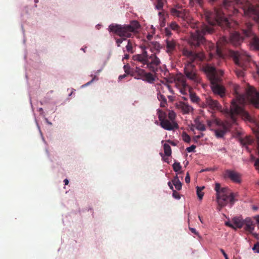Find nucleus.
Segmentation results:
<instances>
[{
  "label": "nucleus",
  "mask_w": 259,
  "mask_h": 259,
  "mask_svg": "<svg viewBox=\"0 0 259 259\" xmlns=\"http://www.w3.org/2000/svg\"><path fill=\"white\" fill-rule=\"evenodd\" d=\"M236 98L232 100L230 110L226 109L224 112L230 118L232 123L236 121L235 116L241 115L244 120L251 121V118L244 110L243 106L245 103L249 102L256 108H259V93L251 87H248L246 90L245 95H239L240 87L235 85L234 87Z\"/></svg>",
  "instance_id": "nucleus-1"
},
{
  "label": "nucleus",
  "mask_w": 259,
  "mask_h": 259,
  "mask_svg": "<svg viewBox=\"0 0 259 259\" xmlns=\"http://www.w3.org/2000/svg\"><path fill=\"white\" fill-rule=\"evenodd\" d=\"M226 12L222 10H214L213 12H206L205 18L210 26L202 25L201 26V32L199 30H195V32H191V37L189 39V43L191 46H198L204 41L203 35L207 33L212 32V26L218 24L219 25H226L229 26V20L223 15Z\"/></svg>",
  "instance_id": "nucleus-2"
},
{
  "label": "nucleus",
  "mask_w": 259,
  "mask_h": 259,
  "mask_svg": "<svg viewBox=\"0 0 259 259\" xmlns=\"http://www.w3.org/2000/svg\"><path fill=\"white\" fill-rule=\"evenodd\" d=\"M155 53L148 56L147 52L144 50L142 54H137L133 56L134 61H137L141 64V67L144 68H148L150 71L155 73L154 76L151 73H147L146 71L140 68L136 67V71L140 75L144 80L152 82L155 80V77H157L158 72L160 71V68L159 69L157 66L160 63V60L158 58Z\"/></svg>",
  "instance_id": "nucleus-3"
},
{
  "label": "nucleus",
  "mask_w": 259,
  "mask_h": 259,
  "mask_svg": "<svg viewBox=\"0 0 259 259\" xmlns=\"http://www.w3.org/2000/svg\"><path fill=\"white\" fill-rule=\"evenodd\" d=\"M140 27L139 22L134 20L127 25L111 24L109 26L108 30L110 32H113L121 37L117 39L116 41L117 46L120 47L123 40L132 37L134 34L138 32Z\"/></svg>",
  "instance_id": "nucleus-4"
},
{
  "label": "nucleus",
  "mask_w": 259,
  "mask_h": 259,
  "mask_svg": "<svg viewBox=\"0 0 259 259\" xmlns=\"http://www.w3.org/2000/svg\"><path fill=\"white\" fill-rule=\"evenodd\" d=\"M203 70L211 81L213 92L222 97L224 94V89L218 83L221 80V76L223 74V71L217 70L213 67L208 65L204 66Z\"/></svg>",
  "instance_id": "nucleus-5"
},
{
  "label": "nucleus",
  "mask_w": 259,
  "mask_h": 259,
  "mask_svg": "<svg viewBox=\"0 0 259 259\" xmlns=\"http://www.w3.org/2000/svg\"><path fill=\"white\" fill-rule=\"evenodd\" d=\"M215 190L217 192V200L219 207V210L229 203L231 206H232L235 201L234 196L228 188H221L220 184L216 183L215 184Z\"/></svg>",
  "instance_id": "nucleus-6"
},
{
  "label": "nucleus",
  "mask_w": 259,
  "mask_h": 259,
  "mask_svg": "<svg viewBox=\"0 0 259 259\" xmlns=\"http://www.w3.org/2000/svg\"><path fill=\"white\" fill-rule=\"evenodd\" d=\"M173 80L175 83V85L182 94L187 95L189 93L192 102L197 103L199 101V97L195 94L192 93L189 86L186 83L185 78L183 75L178 74L174 79H170L168 81L172 82Z\"/></svg>",
  "instance_id": "nucleus-7"
},
{
  "label": "nucleus",
  "mask_w": 259,
  "mask_h": 259,
  "mask_svg": "<svg viewBox=\"0 0 259 259\" xmlns=\"http://www.w3.org/2000/svg\"><path fill=\"white\" fill-rule=\"evenodd\" d=\"M232 56L235 64L243 68L246 66V63L251 60L250 56L243 51L233 52Z\"/></svg>",
  "instance_id": "nucleus-8"
},
{
  "label": "nucleus",
  "mask_w": 259,
  "mask_h": 259,
  "mask_svg": "<svg viewBox=\"0 0 259 259\" xmlns=\"http://www.w3.org/2000/svg\"><path fill=\"white\" fill-rule=\"evenodd\" d=\"M167 114L168 118L163 119V128L168 131L177 129L178 124L175 120L176 113L174 111L168 110Z\"/></svg>",
  "instance_id": "nucleus-9"
},
{
  "label": "nucleus",
  "mask_w": 259,
  "mask_h": 259,
  "mask_svg": "<svg viewBox=\"0 0 259 259\" xmlns=\"http://www.w3.org/2000/svg\"><path fill=\"white\" fill-rule=\"evenodd\" d=\"M185 73L186 76L195 83L200 82L201 79L196 73V71L194 68V65L191 63L187 64L185 67Z\"/></svg>",
  "instance_id": "nucleus-10"
},
{
  "label": "nucleus",
  "mask_w": 259,
  "mask_h": 259,
  "mask_svg": "<svg viewBox=\"0 0 259 259\" xmlns=\"http://www.w3.org/2000/svg\"><path fill=\"white\" fill-rule=\"evenodd\" d=\"M215 123L218 126V128L214 130L215 135L217 138H222L230 126L231 123L227 121L225 122L216 121Z\"/></svg>",
  "instance_id": "nucleus-11"
},
{
  "label": "nucleus",
  "mask_w": 259,
  "mask_h": 259,
  "mask_svg": "<svg viewBox=\"0 0 259 259\" xmlns=\"http://www.w3.org/2000/svg\"><path fill=\"white\" fill-rule=\"evenodd\" d=\"M247 29L243 30V33L246 37H251L252 41L250 42V47L253 50L259 49V38H258L252 32L250 25H247Z\"/></svg>",
  "instance_id": "nucleus-12"
},
{
  "label": "nucleus",
  "mask_w": 259,
  "mask_h": 259,
  "mask_svg": "<svg viewBox=\"0 0 259 259\" xmlns=\"http://www.w3.org/2000/svg\"><path fill=\"white\" fill-rule=\"evenodd\" d=\"M223 177L225 179H229L235 183L239 184L241 182V174L234 170H226L223 173Z\"/></svg>",
  "instance_id": "nucleus-13"
},
{
  "label": "nucleus",
  "mask_w": 259,
  "mask_h": 259,
  "mask_svg": "<svg viewBox=\"0 0 259 259\" xmlns=\"http://www.w3.org/2000/svg\"><path fill=\"white\" fill-rule=\"evenodd\" d=\"M244 14L252 17L256 21L259 20V7L249 6L247 9L244 10Z\"/></svg>",
  "instance_id": "nucleus-14"
},
{
  "label": "nucleus",
  "mask_w": 259,
  "mask_h": 259,
  "mask_svg": "<svg viewBox=\"0 0 259 259\" xmlns=\"http://www.w3.org/2000/svg\"><path fill=\"white\" fill-rule=\"evenodd\" d=\"M183 54L192 61L195 60H202L204 57L202 53L195 54L187 49L184 50Z\"/></svg>",
  "instance_id": "nucleus-15"
},
{
  "label": "nucleus",
  "mask_w": 259,
  "mask_h": 259,
  "mask_svg": "<svg viewBox=\"0 0 259 259\" xmlns=\"http://www.w3.org/2000/svg\"><path fill=\"white\" fill-rule=\"evenodd\" d=\"M208 45L209 48V55L211 57L213 55H217L219 58L223 57V55L221 53V50L218 45L217 46H215L213 44L209 42Z\"/></svg>",
  "instance_id": "nucleus-16"
},
{
  "label": "nucleus",
  "mask_w": 259,
  "mask_h": 259,
  "mask_svg": "<svg viewBox=\"0 0 259 259\" xmlns=\"http://www.w3.org/2000/svg\"><path fill=\"white\" fill-rule=\"evenodd\" d=\"M176 107L177 108L181 110L184 114H188L193 110V108L192 106L182 102L178 103L176 104Z\"/></svg>",
  "instance_id": "nucleus-17"
},
{
  "label": "nucleus",
  "mask_w": 259,
  "mask_h": 259,
  "mask_svg": "<svg viewBox=\"0 0 259 259\" xmlns=\"http://www.w3.org/2000/svg\"><path fill=\"white\" fill-rule=\"evenodd\" d=\"M243 38L240 36L237 32L232 33L230 37V42L234 46H237L240 45L242 42Z\"/></svg>",
  "instance_id": "nucleus-18"
},
{
  "label": "nucleus",
  "mask_w": 259,
  "mask_h": 259,
  "mask_svg": "<svg viewBox=\"0 0 259 259\" xmlns=\"http://www.w3.org/2000/svg\"><path fill=\"white\" fill-rule=\"evenodd\" d=\"M244 224L245 225V230L249 233H252L254 230V224L249 218H247L244 220Z\"/></svg>",
  "instance_id": "nucleus-19"
},
{
  "label": "nucleus",
  "mask_w": 259,
  "mask_h": 259,
  "mask_svg": "<svg viewBox=\"0 0 259 259\" xmlns=\"http://www.w3.org/2000/svg\"><path fill=\"white\" fill-rule=\"evenodd\" d=\"M206 104L212 109H220L221 105L216 100H213L210 97L206 99Z\"/></svg>",
  "instance_id": "nucleus-20"
},
{
  "label": "nucleus",
  "mask_w": 259,
  "mask_h": 259,
  "mask_svg": "<svg viewBox=\"0 0 259 259\" xmlns=\"http://www.w3.org/2000/svg\"><path fill=\"white\" fill-rule=\"evenodd\" d=\"M223 7L225 11H231V10H233V14L237 12V10L234 8V2H233V1L225 0L223 4Z\"/></svg>",
  "instance_id": "nucleus-21"
},
{
  "label": "nucleus",
  "mask_w": 259,
  "mask_h": 259,
  "mask_svg": "<svg viewBox=\"0 0 259 259\" xmlns=\"http://www.w3.org/2000/svg\"><path fill=\"white\" fill-rule=\"evenodd\" d=\"M232 222L233 224V229H236L237 228H241L244 225V220L239 217L234 218Z\"/></svg>",
  "instance_id": "nucleus-22"
},
{
  "label": "nucleus",
  "mask_w": 259,
  "mask_h": 259,
  "mask_svg": "<svg viewBox=\"0 0 259 259\" xmlns=\"http://www.w3.org/2000/svg\"><path fill=\"white\" fill-rule=\"evenodd\" d=\"M179 26L175 22H171L168 27L165 28V33L167 36L171 35L170 30H178Z\"/></svg>",
  "instance_id": "nucleus-23"
},
{
  "label": "nucleus",
  "mask_w": 259,
  "mask_h": 259,
  "mask_svg": "<svg viewBox=\"0 0 259 259\" xmlns=\"http://www.w3.org/2000/svg\"><path fill=\"white\" fill-rule=\"evenodd\" d=\"M165 41L166 43V52L169 53L175 48V44L171 38H168L165 40Z\"/></svg>",
  "instance_id": "nucleus-24"
},
{
  "label": "nucleus",
  "mask_w": 259,
  "mask_h": 259,
  "mask_svg": "<svg viewBox=\"0 0 259 259\" xmlns=\"http://www.w3.org/2000/svg\"><path fill=\"white\" fill-rule=\"evenodd\" d=\"M194 125L196 128L199 131H204L205 130V125L202 123L199 118L195 119L194 121Z\"/></svg>",
  "instance_id": "nucleus-25"
},
{
  "label": "nucleus",
  "mask_w": 259,
  "mask_h": 259,
  "mask_svg": "<svg viewBox=\"0 0 259 259\" xmlns=\"http://www.w3.org/2000/svg\"><path fill=\"white\" fill-rule=\"evenodd\" d=\"M253 142V140L250 137H246L240 141L241 144L243 146H246L248 145L251 144Z\"/></svg>",
  "instance_id": "nucleus-26"
},
{
  "label": "nucleus",
  "mask_w": 259,
  "mask_h": 259,
  "mask_svg": "<svg viewBox=\"0 0 259 259\" xmlns=\"http://www.w3.org/2000/svg\"><path fill=\"white\" fill-rule=\"evenodd\" d=\"M171 13L172 15L174 16H177L179 17H182L184 20L187 19L186 16H185V15L184 16V15L183 14V13L182 12H181L179 10H177L176 9H172L171 11Z\"/></svg>",
  "instance_id": "nucleus-27"
},
{
  "label": "nucleus",
  "mask_w": 259,
  "mask_h": 259,
  "mask_svg": "<svg viewBox=\"0 0 259 259\" xmlns=\"http://www.w3.org/2000/svg\"><path fill=\"white\" fill-rule=\"evenodd\" d=\"M172 184L177 190H180L182 188V183L178 177L172 180Z\"/></svg>",
  "instance_id": "nucleus-28"
},
{
  "label": "nucleus",
  "mask_w": 259,
  "mask_h": 259,
  "mask_svg": "<svg viewBox=\"0 0 259 259\" xmlns=\"http://www.w3.org/2000/svg\"><path fill=\"white\" fill-rule=\"evenodd\" d=\"M134 42L131 39L128 40L127 44L126 46V51L131 54L134 53V50L133 48Z\"/></svg>",
  "instance_id": "nucleus-29"
},
{
  "label": "nucleus",
  "mask_w": 259,
  "mask_h": 259,
  "mask_svg": "<svg viewBox=\"0 0 259 259\" xmlns=\"http://www.w3.org/2000/svg\"><path fill=\"white\" fill-rule=\"evenodd\" d=\"M196 189H197V196L200 200H201L203 198V197L204 196V193L202 192V191L204 189V186H202V187L197 186L196 187Z\"/></svg>",
  "instance_id": "nucleus-30"
},
{
  "label": "nucleus",
  "mask_w": 259,
  "mask_h": 259,
  "mask_svg": "<svg viewBox=\"0 0 259 259\" xmlns=\"http://www.w3.org/2000/svg\"><path fill=\"white\" fill-rule=\"evenodd\" d=\"M163 148L165 156H170L171 154V150L169 145L167 144H164L163 145Z\"/></svg>",
  "instance_id": "nucleus-31"
},
{
  "label": "nucleus",
  "mask_w": 259,
  "mask_h": 259,
  "mask_svg": "<svg viewBox=\"0 0 259 259\" xmlns=\"http://www.w3.org/2000/svg\"><path fill=\"white\" fill-rule=\"evenodd\" d=\"M172 167L174 170L176 172H180L182 166L181 165L180 162L175 161L172 165Z\"/></svg>",
  "instance_id": "nucleus-32"
},
{
  "label": "nucleus",
  "mask_w": 259,
  "mask_h": 259,
  "mask_svg": "<svg viewBox=\"0 0 259 259\" xmlns=\"http://www.w3.org/2000/svg\"><path fill=\"white\" fill-rule=\"evenodd\" d=\"M157 114L159 118V122L157 120L155 121V123L159 124L162 127V111L160 109L157 110Z\"/></svg>",
  "instance_id": "nucleus-33"
},
{
  "label": "nucleus",
  "mask_w": 259,
  "mask_h": 259,
  "mask_svg": "<svg viewBox=\"0 0 259 259\" xmlns=\"http://www.w3.org/2000/svg\"><path fill=\"white\" fill-rule=\"evenodd\" d=\"M182 137L183 140L185 142H186L187 143L190 142V141L191 140V138H190V136L188 134H187L186 133H183L182 134Z\"/></svg>",
  "instance_id": "nucleus-34"
},
{
  "label": "nucleus",
  "mask_w": 259,
  "mask_h": 259,
  "mask_svg": "<svg viewBox=\"0 0 259 259\" xmlns=\"http://www.w3.org/2000/svg\"><path fill=\"white\" fill-rule=\"evenodd\" d=\"M236 74L238 77H241L244 75V72L241 69H237L236 70Z\"/></svg>",
  "instance_id": "nucleus-35"
},
{
  "label": "nucleus",
  "mask_w": 259,
  "mask_h": 259,
  "mask_svg": "<svg viewBox=\"0 0 259 259\" xmlns=\"http://www.w3.org/2000/svg\"><path fill=\"white\" fill-rule=\"evenodd\" d=\"M157 98L160 101V107H162V94H161L160 92L159 91L158 93H157Z\"/></svg>",
  "instance_id": "nucleus-36"
},
{
  "label": "nucleus",
  "mask_w": 259,
  "mask_h": 259,
  "mask_svg": "<svg viewBox=\"0 0 259 259\" xmlns=\"http://www.w3.org/2000/svg\"><path fill=\"white\" fill-rule=\"evenodd\" d=\"M252 249L257 253H259V242L256 243L254 244Z\"/></svg>",
  "instance_id": "nucleus-37"
},
{
  "label": "nucleus",
  "mask_w": 259,
  "mask_h": 259,
  "mask_svg": "<svg viewBox=\"0 0 259 259\" xmlns=\"http://www.w3.org/2000/svg\"><path fill=\"white\" fill-rule=\"evenodd\" d=\"M172 196L176 199H180L181 197L179 194H178L176 190H173Z\"/></svg>",
  "instance_id": "nucleus-38"
},
{
  "label": "nucleus",
  "mask_w": 259,
  "mask_h": 259,
  "mask_svg": "<svg viewBox=\"0 0 259 259\" xmlns=\"http://www.w3.org/2000/svg\"><path fill=\"white\" fill-rule=\"evenodd\" d=\"M156 8L157 10H160L162 8V0H157V3L156 5Z\"/></svg>",
  "instance_id": "nucleus-39"
},
{
  "label": "nucleus",
  "mask_w": 259,
  "mask_h": 259,
  "mask_svg": "<svg viewBox=\"0 0 259 259\" xmlns=\"http://www.w3.org/2000/svg\"><path fill=\"white\" fill-rule=\"evenodd\" d=\"M196 148V146L195 145H192L189 147H188L186 149V150L187 151V152H193L194 151V150Z\"/></svg>",
  "instance_id": "nucleus-40"
},
{
  "label": "nucleus",
  "mask_w": 259,
  "mask_h": 259,
  "mask_svg": "<svg viewBox=\"0 0 259 259\" xmlns=\"http://www.w3.org/2000/svg\"><path fill=\"white\" fill-rule=\"evenodd\" d=\"M185 182L186 183H189L190 182V177L189 174L187 172L186 176L185 177Z\"/></svg>",
  "instance_id": "nucleus-41"
},
{
  "label": "nucleus",
  "mask_w": 259,
  "mask_h": 259,
  "mask_svg": "<svg viewBox=\"0 0 259 259\" xmlns=\"http://www.w3.org/2000/svg\"><path fill=\"white\" fill-rule=\"evenodd\" d=\"M254 166L257 169H259V159H256L254 163Z\"/></svg>",
  "instance_id": "nucleus-42"
},
{
  "label": "nucleus",
  "mask_w": 259,
  "mask_h": 259,
  "mask_svg": "<svg viewBox=\"0 0 259 259\" xmlns=\"http://www.w3.org/2000/svg\"><path fill=\"white\" fill-rule=\"evenodd\" d=\"M95 78H96V76H95L91 81L88 82L87 83L84 84L83 86V87H86V86H88V85H90V84H91L93 82V81L94 80V79Z\"/></svg>",
  "instance_id": "nucleus-43"
},
{
  "label": "nucleus",
  "mask_w": 259,
  "mask_h": 259,
  "mask_svg": "<svg viewBox=\"0 0 259 259\" xmlns=\"http://www.w3.org/2000/svg\"><path fill=\"white\" fill-rule=\"evenodd\" d=\"M225 225H226V226H229V227H231V228H233V222L230 223V222H226L225 223Z\"/></svg>",
  "instance_id": "nucleus-44"
},
{
  "label": "nucleus",
  "mask_w": 259,
  "mask_h": 259,
  "mask_svg": "<svg viewBox=\"0 0 259 259\" xmlns=\"http://www.w3.org/2000/svg\"><path fill=\"white\" fill-rule=\"evenodd\" d=\"M189 229L191 231L192 233H194L196 235H198V233L196 231L195 228L190 227Z\"/></svg>",
  "instance_id": "nucleus-45"
},
{
  "label": "nucleus",
  "mask_w": 259,
  "mask_h": 259,
  "mask_svg": "<svg viewBox=\"0 0 259 259\" xmlns=\"http://www.w3.org/2000/svg\"><path fill=\"white\" fill-rule=\"evenodd\" d=\"M221 251L223 253V254L224 256L225 257V259H229L227 254L225 253V252L224 251V250L223 249H221Z\"/></svg>",
  "instance_id": "nucleus-46"
},
{
  "label": "nucleus",
  "mask_w": 259,
  "mask_h": 259,
  "mask_svg": "<svg viewBox=\"0 0 259 259\" xmlns=\"http://www.w3.org/2000/svg\"><path fill=\"white\" fill-rule=\"evenodd\" d=\"M168 186L169 187V188H170L171 189L173 190V189H174V188H173V186H174V185H173V184H172V182H169L168 183Z\"/></svg>",
  "instance_id": "nucleus-47"
},
{
  "label": "nucleus",
  "mask_w": 259,
  "mask_h": 259,
  "mask_svg": "<svg viewBox=\"0 0 259 259\" xmlns=\"http://www.w3.org/2000/svg\"><path fill=\"white\" fill-rule=\"evenodd\" d=\"M254 219L255 220L256 223L259 225V215L255 216Z\"/></svg>",
  "instance_id": "nucleus-48"
},
{
  "label": "nucleus",
  "mask_w": 259,
  "mask_h": 259,
  "mask_svg": "<svg viewBox=\"0 0 259 259\" xmlns=\"http://www.w3.org/2000/svg\"><path fill=\"white\" fill-rule=\"evenodd\" d=\"M155 48L156 50V51L159 53L160 52V45H158V46H157L156 45H155Z\"/></svg>",
  "instance_id": "nucleus-49"
},
{
  "label": "nucleus",
  "mask_w": 259,
  "mask_h": 259,
  "mask_svg": "<svg viewBox=\"0 0 259 259\" xmlns=\"http://www.w3.org/2000/svg\"><path fill=\"white\" fill-rule=\"evenodd\" d=\"M126 76V74H123V75H120L118 77V79L121 80Z\"/></svg>",
  "instance_id": "nucleus-50"
},
{
  "label": "nucleus",
  "mask_w": 259,
  "mask_h": 259,
  "mask_svg": "<svg viewBox=\"0 0 259 259\" xmlns=\"http://www.w3.org/2000/svg\"><path fill=\"white\" fill-rule=\"evenodd\" d=\"M64 182L65 185H67L68 184L69 181L67 179H66L64 180Z\"/></svg>",
  "instance_id": "nucleus-51"
},
{
  "label": "nucleus",
  "mask_w": 259,
  "mask_h": 259,
  "mask_svg": "<svg viewBox=\"0 0 259 259\" xmlns=\"http://www.w3.org/2000/svg\"><path fill=\"white\" fill-rule=\"evenodd\" d=\"M129 57H130L129 55H128V54H125V55H124V59H128L129 58Z\"/></svg>",
  "instance_id": "nucleus-52"
},
{
  "label": "nucleus",
  "mask_w": 259,
  "mask_h": 259,
  "mask_svg": "<svg viewBox=\"0 0 259 259\" xmlns=\"http://www.w3.org/2000/svg\"><path fill=\"white\" fill-rule=\"evenodd\" d=\"M190 25L191 27H194V28L195 27V26L196 25V24H194V23L193 24V23H191Z\"/></svg>",
  "instance_id": "nucleus-53"
},
{
  "label": "nucleus",
  "mask_w": 259,
  "mask_h": 259,
  "mask_svg": "<svg viewBox=\"0 0 259 259\" xmlns=\"http://www.w3.org/2000/svg\"><path fill=\"white\" fill-rule=\"evenodd\" d=\"M198 218H199V219L200 220V221L201 222V223H203V221L202 220V219H201V217L200 215L198 216Z\"/></svg>",
  "instance_id": "nucleus-54"
},
{
  "label": "nucleus",
  "mask_w": 259,
  "mask_h": 259,
  "mask_svg": "<svg viewBox=\"0 0 259 259\" xmlns=\"http://www.w3.org/2000/svg\"><path fill=\"white\" fill-rule=\"evenodd\" d=\"M212 123V122H211V121H208V125L209 126H211Z\"/></svg>",
  "instance_id": "nucleus-55"
},
{
  "label": "nucleus",
  "mask_w": 259,
  "mask_h": 259,
  "mask_svg": "<svg viewBox=\"0 0 259 259\" xmlns=\"http://www.w3.org/2000/svg\"><path fill=\"white\" fill-rule=\"evenodd\" d=\"M188 163H189L188 161H186L185 162V166H186L188 164Z\"/></svg>",
  "instance_id": "nucleus-56"
},
{
  "label": "nucleus",
  "mask_w": 259,
  "mask_h": 259,
  "mask_svg": "<svg viewBox=\"0 0 259 259\" xmlns=\"http://www.w3.org/2000/svg\"><path fill=\"white\" fill-rule=\"evenodd\" d=\"M252 208L254 209V210H257V207L256 206H253L252 207Z\"/></svg>",
  "instance_id": "nucleus-57"
},
{
  "label": "nucleus",
  "mask_w": 259,
  "mask_h": 259,
  "mask_svg": "<svg viewBox=\"0 0 259 259\" xmlns=\"http://www.w3.org/2000/svg\"><path fill=\"white\" fill-rule=\"evenodd\" d=\"M195 1H196L199 4H201V0H195Z\"/></svg>",
  "instance_id": "nucleus-58"
},
{
  "label": "nucleus",
  "mask_w": 259,
  "mask_h": 259,
  "mask_svg": "<svg viewBox=\"0 0 259 259\" xmlns=\"http://www.w3.org/2000/svg\"><path fill=\"white\" fill-rule=\"evenodd\" d=\"M190 4H191V6H193V2H192V0H190Z\"/></svg>",
  "instance_id": "nucleus-59"
},
{
  "label": "nucleus",
  "mask_w": 259,
  "mask_h": 259,
  "mask_svg": "<svg viewBox=\"0 0 259 259\" xmlns=\"http://www.w3.org/2000/svg\"><path fill=\"white\" fill-rule=\"evenodd\" d=\"M164 161H165V162H167V163H168V162H168V159H167V158H165V159H164Z\"/></svg>",
  "instance_id": "nucleus-60"
},
{
  "label": "nucleus",
  "mask_w": 259,
  "mask_h": 259,
  "mask_svg": "<svg viewBox=\"0 0 259 259\" xmlns=\"http://www.w3.org/2000/svg\"><path fill=\"white\" fill-rule=\"evenodd\" d=\"M158 15L160 16L162 15V11H160L158 12Z\"/></svg>",
  "instance_id": "nucleus-61"
},
{
  "label": "nucleus",
  "mask_w": 259,
  "mask_h": 259,
  "mask_svg": "<svg viewBox=\"0 0 259 259\" xmlns=\"http://www.w3.org/2000/svg\"><path fill=\"white\" fill-rule=\"evenodd\" d=\"M34 2L35 3H37L38 2V0H34Z\"/></svg>",
  "instance_id": "nucleus-62"
},
{
  "label": "nucleus",
  "mask_w": 259,
  "mask_h": 259,
  "mask_svg": "<svg viewBox=\"0 0 259 259\" xmlns=\"http://www.w3.org/2000/svg\"><path fill=\"white\" fill-rule=\"evenodd\" d=\"M162 101H163V103L166 101V100L164 99H163V98L162 99Z\"/></svg>",
  "instance_id": "nucleus-63"
},
{
  "label": "nucleus",
  "mask_w": 259,
  "mask_h": 259,
  "mask_svg": "<svg viewBox=\"0 0 259 259\" xmlns=\"http://www.w3.org/2000/svg\"><path fill=\"white\" fill-rule=\"evenodd\" d=\"M39 111H43L42 108H40L39 109Z\"/></svg>",
  "instance_id": "nucleus-64"
}]
</instances>
